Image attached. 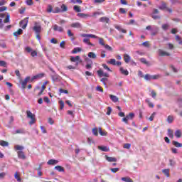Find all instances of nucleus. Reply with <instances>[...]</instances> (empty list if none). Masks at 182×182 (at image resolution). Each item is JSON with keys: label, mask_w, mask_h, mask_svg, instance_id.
<instances>
[{"label": "nucleus", "mask_w": 182, "mask_h": 182, "mask_svg": "<svg viewBox=\"0 0 182 182\" xmlns=\"http://www.w3.org/2000/svg\"><path fill=\"white\" fill-rule=\"evenodd\" d=\"M26 114L28 119H31V120L29 122V124H35L36 123V118L35 117V114H33L30 110L26 111Z\"/></svg>", "instance_id": "f257e3e1"}, {"label": "nucleus", "mask_w": 182, "mask_h": 182, "mask_svg": "<svg viewBox=\"0 0 182 182\" xmlns=\"http://www.w3.org/2000/svg\"><path fill=\"white\" fill-rule=\"evenodd\" d=\"M107 63H108L109 65H113V66H121L122 65V62L116 61V59H114V58L109 59V60Z\"/></svg>", "instance_id": "f03ea898"}, {"label": "nucleus", "mask_w": 182, "mask_h": 182, "mask_svg": "<svg viewBox=\"0 0 182 182\" xmlns=\"http://www.w3.org/2000/svg\"><path fill=\"white\" fill-rule=\"evenodd\" d=\"M33 31H34L36 33H41V32L42 31V26H41V24L35 23Z\"/></svg>", "instance_id": "7ed1b4c3"}, {"label": "nucleus", "mask_w": 182, "mask_h": 182, "mask_svg": "<svg viewBox=\"0 0 182 182\" xmlns=\"http://www.w3.org/2000/svg\"><path fill=\"white\" fill-rule=\"evenodd\" d=\"M71 62H76L75 66H78L79 63H82V60H80V56L77 55L75 57H71L70 58Z\"/></svg>", "instance_id": "20e7f679"}, {"label": "nucleus", "mask_w": 182, "mask_h": 182, "mask_svg": "<svg viewBox=\"0 0 182 182\" xmlns=\"http://www.w3.org/2000/svg\"><path fill=\"white\" fill-rule=\"evenodd\" d=\"M28 18H25L20 21V26L22 29H26V26H28Z\"/></svg>", "instance_id": "39448f33"}, {"label": "nucleus", "mask_w": 182, "mask_h": 182, "mask_svg": "<svg viewBox=\"0 0 182 182\" xmlns=\"http://www.w3.org/2000/svg\"><path fill=\"white\" fill-rule=\"evenodd\" d=\"M158 55L159 56L164 57V56H171L170 53L164 51L162 49L158 50Z\"/></svg>", "instance_id": "423d86ee"}, {"label": "nucleus", "mask_w": 182, "mask_h": 182, "mask_svg": "<svg viewBox=\"0 0 182 182\" xmlns=\"http://www.w3.org/2000/svg\"><path fill=\"white\" fill-rule=\"evenodd\" d=\"M45 77V73H41L39 74H37L31 77V82H33V80H36L37 79H42V77Z\"/></svg>", "instance_id": "0eeeda50"}, {"label": "nucleus", "mask_w": 182, "mask_h": 182, "mask_svg": "<svg viewBox=\"0 0 182 182\" xmlns=\"http://www.w3.org/2000/svg\"><path fill=\"white\" fill-rule=\"evenodd\" d=\"M31 80V77H26L24 80L21 82V87L22 89H26V85H28V82Z\"/></svg>", "instance_id": "6e6552de"}, {"label": "nucleus", "mask_w": 182, "mask_h": 182, "mask_svg": "<svg viewBox=\"0 0 182 182\" xmlns=\"http://www.w3.org/2000/svg\"><path fill=\"white\" fill-rule=\"evenodd\" d=\"M80 36L82 38H92L94 39H98L99 37H97V36L94 35V34H80Z\"/></svg>", "instance_id": "1a4fd4ad"}, {"label": "nucleus", "mask_w": 182, "mask_h": 182, "mask_svg": "<svg viewBox=\"0 0 182 182\" xmlns=\"http://www.w3.org/2000/svg\"><path fill=\"white\" fill-rule=\"evenodd\" d=\"M17 156L18 159H21V160H25L26 159V156H25V153L22 151H18L17 152Z\"/></svg>", "instance_id": "9d476101"}, {"label": "nucleus", "mask_w": 182, "mask_h": 182, "mask_svg": "<svg viewBox=\"0 0 182 182\" xmlns=\"http://www.w3.org/2000/svg\"><path fill=\"white\" fill-rule=\"evenodd\" d=\"M97 73L100 77L104 76L105 77H109V73H104L102 70H98Z\"/></svg>", "instance_id": "9b49d317"}, {"label": "nucleus", "mask_w": 182, "mask_h": 182, "mask_svg": "<svg viewBox=\"0 0 182 182\" xmlns=\"http://www.w3.org/2000/svg\"><path fill=\"white\" fill-rule=\"evenodd\" d=\"M58 163H59V161L55 160V159H50L48 160V161L47 162V164H48L49 166H55V164H58Z\"/></svg>", "instance_id": "f8f14e48"}, {"label": "nucleus", "mask_w": 182, "mask_h": 182, "mask_svg": "<svg viewBox=\"0 0 182 182\" xmlns=\"http://www.w3.org/2000/svg\"><path fill=\"white\" fill-rule=\"evenodd\" d=\"M115 29H117L119 32H122V33H127V30L122 28L120 26L115 25L114 26Z\"/></svg>", "instance_id": "ddd939ff"}, {"label": "nucleus", "mask_w": 182, "mask_h": 182, "mask_svg": "<svg viewBox=\"0 0 182 182\" xmlns=\"http://www.w3.org/2000/svg\"><path fill=\"white\" fill-rule=\"evenodd\" d=\"M115 29H117L119 32H122V33H127V30L122 28L120 26L115 25L114 26Z\"/></svg>", "instance_id": "4468645a"}, {"label": "nucleus", "mask_w": 182, "mask_h": 182, "mask_svg": "<svg viewBox=\"0 0 182 182\" xmlns=\"http://www.w3.org/2000/svg\"><path fill=\"white\" fill-rule=\"evenodd\" d=\"M115 29H117L119 32H122V33H127V30L122 28L120 26L115 25L114 26Z\"/></svg>", "instance_id": "2eb2a0df"}, {"label": "nucleus", "mask_w": 182, "mask_h": 182, "mask_svg": "<svg viewBox=\"0 0 182 182\" xmlns=\"http://www.w3.org/2000/svg\"><path fill=\"white\" fill-rule=\"evenodd\" d=\"M105 159H106V160L107 161H109L110 163L117 161V159H116L114 157H111V156H105Z\"/></svg>", "instance_id": "dca6fc26"}, {"label": "nucleus", "mask_w": 182, "mask_h": 182, "mask_svg": "<svg viewBox=\"0 0 182 182\" xmlns=\"http://www.w3.org/2000/svg\"><path fill=\"white\" fill-rule=\"evenodd\" d=\"M53 31H58V32H63V28L56 24L53 26Z\"/></svg>", "instance_id": "f3484780"}, {"label": "nucleus", "mask_w": 182, "mask_h": 182, "mask_svg": "<svg viewBox=\"0 0 182 182\" xmlns=\"http://www.w3.org/2000/svg\"><path fill=\"white\" fill-rule=\"evenodd\" d=\"M119 72L122 73V75H124L125 76L129 75V71L127 70H124L123 67L119 68Z\"/></svg>", "instance_id": "a211bd4d"}, {"label": "nucleus", "mask_w": 182, "mask_h": 182, "mask_svg": "<svg viewBox=\"0 0 182 182\" xmlns=\"http://www.w3.org/2000/svg\"><path fill=\"white\" fill-rule=\"evenodd\" d=\"M109 97L114 103H117V102H119V97H117V96L110 95Z\"/></svg>", "instance_id": "6ab92c4d"}, {"label": "nucleus", "mask_w": 182, "mask_h": 182, "mask_svg": "<svg viewBox=\"0 0 182 182\" xmlns=\"http://www.w3.org/2000/svg\"><path fill=\"white\" fill-rule=\"evenodd\" d=\"M167 134L170 139H174V132L171 129H168Z\"/></svg>", "instance_id": "aec40b11"}, {"label": "nucleus", "mask_w": 182, "mask_h": 182, "mask_svg": "<svg viewBox=\"0 0 182 182\" xmlns=\"http://www.w3.org/2000/svg\"><path fill=\"white\" fill-rule=\"evenodd\" d=\"M71 28H82V24H80V23L79 22H75V23H73L70 25Z\"/></svg>", "instance_id": "412c9836"}, {"label": "nucleus", "mask_w": 182, "mask_h": 182, "mask_svg": "<svg viewBox=\"0 0 182 182\" xmlns=\"http://www.w3.org/2000/svg\"><path fill=\"white\" fill-rule=\"evenodd\" d=\"M77 16H79V18H82L84 19H85L86 18H89V14H86L85 13H78L77 14Z\"/></svg>", "instance_id": "4be33fe9"}, {"label": "nucleus", "mask_w": 182, "mask_h": 182, "mask_svg": "<svg viewBox=\"0 0 182 182\" xmlns=\"http://www.w3.org/2000/svg\"><path fill=\"white\" fill-rule=\"evenodd\" d=\"M82 42L84 43H87V45H89L90 46H95V44L90 43V39H89V38H84L82 40Z\"/></svg>", "instance_id": "5701e85b"}, {"label": "nucleus", "mask_w": 182, "mask_h": 182, "mask_svg": "<svg viewBox=\"0 0 182 182\" xmlns=\"http://www.w3.org/2000/svg\"><path fill=\"white\" fill-rule=\"evenodd\" d=\"M130 60H131V58H130V55H129V54L124 55V60L125 63H129V62H130Z\"/></svg>", "instance_id": "b1692460"}, {"label": "nucleus", "mask_w": 182, "mask_h": 182, "mask_svg": "<svg viewBox=\"0 0 182 182\" xmlns=\"http://www.w3.org/2000/svg\"><path fill=\"white\" fill-rule=\"evenodd\" d=\"M172 144H173V146H174L175 147H177V148L182 147V144L178 141H173Z\"/></svg>", "instance_id": "393cba45"}, {"label": "nucleus", "mask_w": 182, "mask_h": 182, "mask_svg": "<svg viewBox=\"0 0 182 182\" xmlns=\"http://www.w3.org/2000/svg\"><path fill=\"white\" fill-rule=\"evenodd\" d=\"M22 33H23V31L21 28H19L17 31L14 32L13 33L14 36H19V35H22Z\"/></svg>", "instance_id": "a878e982"}, {"label": "nucleus", "mask_w": 182, "mask_h": 182, "mask_svg": "<svg viewBox=\"0 0 182 182\" xmlns=\"http://www.w3.org/2000/svg\"><path fill=\"white\" fill-rule=\"evenodd\" d=\"M139 60H140V62H141V63H143L144 65H146V66H150V63H149V62L147 61V60H146V58H141L139 59Z\"/></svg>", "instance_id": "bb28decb"}, {"label": "nucleus", "mask_w": 182, "mask_h": 182, "mask_svg": "<svg viewBox=\"0 0 182 182\" xmlns=\"http://www.w3.org/2000/svg\"><path fill=\"white\" fill-rule=\"evenodd\" d=\"M11 22V15L7 13L6 17L4 20V23H9Z\"/></svg>", "instance_id": "cd10ccee"}, {"label": "nucleus", "mask_w": 182, "mask_h": 182, "mask_svg": "<svg viewBox=\"0 0 182 182\" xmlns=\"http://www.w3.org/2000/svg\"><path fill=\"white\" fill-rule=\"evenodd\" d=\"M125 117L127 118V120H133V119H134V113L130 112Z\"/></svg>", "instance_id": "c85d7f7f"}, {"label": "nucleus", "mask_w": 182, "mask_h": 182, "mask_svg": "<svg viewBox=\"0 0 182 182\" xmlns=\"http://www.w3.org/2000/svg\"><path fill=\"white\" fill-rule=\"evenodd\" d=\"M100 21L104 22L105 23H109V22L110 21V19H109V18H107V17H101L100 18Z\"/></svg>", "instance_id": "c756f323"}, {"label": "nucleus", "mask_w": 182, "mask_h": 182, "mask_svg": "<svg viewBox=\"0 0 182 182\" xmlns=\"http://www.w3.org/2000/svg\"><path fill=\"white\" fill-rule=\"evenodd\" d=\"M146 103H147L149 107H151V109H153L154 107V104H153L151 102H150V99L147 98L145 100Z\"/></svg>", "instance_id": "7c9ffc66"}, {"label": "nucleus", "mask_w": 182, "mask_h": 182, "mask_svg": "<svg viewBox=\"0 0 182 182\" xmlns=\"http://www.w3.org/2000/svg\"><path fill=\"white\" fill-rule=\"evenodd\" d=\"M54 168L59 171L60 173H63L65 171V168L61 166H56Z\"/></svg>", "instance_id": "2f4dec72"}, {"label": "nucleus", "mask_w": 182, "mask_h": 182, "mask_svg": "<svg viewBox=\"0 0 182 182\" xmlns=\"http://www.w3.org/2000/svg\"><path fill=\"white\" fill-rule=\"evenodd\" d=\"M67 33L69 38H71V41H75V38L73 37L74 34L73 33L72 31L68 30Z\"/></svg>", "instance_id": "473e14b6"}, {"label": "nucleus", "mask_w": 182, "mask_h": 182, "mask_svg": "<svg viewBox=\"0 0 182 182\" xmlns=\"http://www.w3.org/2000/svg\"><path fill=\"white\" fill-rule=\"evenodd\" d=\"M162 173L166 176V177H170V169H163Z\"/></svg>", "instance_id": "72a5a7b5"}, {"label": "nucleus", "mask_w": 182, "mask_h": 182, "mask_svg": "<svg viewBox=\"0 0 182 182\" xmlns=\"http://www.w3.org/2000/svg\"><path fill=\"white\" fill-rule=\"evenodd\" d=\"M98 149L101 150L102 151H109V148L107 146H98Z\"/></svg>", "instance_id": "f704fd0d"}, {"label": "nucleus", "mask_w": 182, "mask_h": 182, "mask_svg": "<svg viewBox=\"0 0 182 182\" xmlns=\"http://www.w3.org/2000/svg\"><path fill=\"white\" fill-rule=\"evenodd\" d=\"M181 131L180 129H178L175 132V136L177 137V139H180L181 137Z\"/></svg>", "instance_id": "c9c22d12"}, {"label": "nucleus", "mask_w": 182, "mask_h": 182, "mask_svg": "<svg viewBox=\"0 0 182 182\" xmlns=\"http://www.w3.org/2000/svg\"><path fill=\"white\" fill-rule=\"evenodd\" d=\"M175 39H176V42H178L179 45H182V38H181V37H180V36L176 35L175 37Z\"/></svg>", "instance_id": "e433bc0d"}, {"label": "nucleus", "mask_w": 182, "mask_h": 182, "mask_svg": "<svg viewBox=\"0 0 182 182\" xmlns=\"http://www.w3.org/2000/svg\"><path fill=\"white\" fill-rule=\"evenodd\" d=\"M121 180L122 181H125V182H133V180H132V178H130V177H123L121 178Z\"/></svg>", "instance_id": "4c0bfd02"}, {"label": "nucleus", "mask_w": 182, "mask_h": 182, "mask_svg": "<svg viewBox=\"0 0 182 182\" xmlns=\"http://www.w3.org/2000/svg\"><path fill=\"white\" fill-rule=\"evenodd\" d=\"M88 58H91V59H96L97 55H95V53H93V52H90V53H88Z\"/></svg>", "instance_id": "58836bf2"}, {"label": "nucleus", "mask_w": 182, "mask_h": 182, "mask_svg": "<svg viewBox=\"0 0 182 182\" xmlns=\"http://www.w3.org/2000/svg\"><path fill=\"white\" fill-rule=\"evenodd\" d=\"M0 146H2V147H7V146H9V144L6 141H1Z\"/></svg>", "instance_id": "ea45409f"}, {"label": "nucleus", "mask_w": 182, "mask_h": 182, "mask_svg": "<svg viewBox=\"0 0 182 182\" xmlns=\"http://www.w3.org/2000/svg\"><path fill=\"white\" fill-rule=\"evenodd\" d=\"M99 133L100 136H107V132L106 131H102V128H99Z\"/></svg>", "instance_id": "a19ab883"}, {"label": "nucleus", "mask_w": 182, "mask_h": 182, "mask_svg": "<svg viewBox=\"0 0 182 182\" xmlns=\"http://www.w3.org/2000/svg\"><path fill=\"white\" fill-rule=\"evenodd\" d=\"M77 52H82V48H80L79 47L75 48L73 50L72 53H77Z\"/></svg>", "instance_id": "79ce46f5"}, {"label": "nucleus", "mask_w": 182, "mask_h": 182, "mask_svg": "<svg viewBox=\"0 0 182 182\" xmlns=\"http://www.w3.org/2000/svg\"><path fill=\"white\" fill-rule=\"evenodd\" d=\"M73 9L75 12H82V9L79 6H74Z\"/></svg>", "instance_id": "37998d69"}, {"label": "nucleus", "mask_w": 182, "mask_h": 182, "mask_svg": "<svg viewBox=\"0 0 182 182\" xmlns=\"http://www.w3.org/2000/svg\"><path fill=\"white\" fill-rule=\"evenodd\" d=\"M14 178H16L17 181L18 182L22 181V179H21V176H19V174H18V172L15 173Z\"/></svg>", "instance_id": "c03bdc74"}, {"label": "nucleus", "mask_w": 182, "mask_h": 182, "mask_svg": "<svg viewBox=\"0 0 182 182\" xmlns=\"http://www.w3.org/2000/svg\"><path fill=\"white\" fill-rule=\"evenodd\" d=\"M174 120V117H173V116L169 115L167 117V122L168 123H173V121Z\"/></svg>", "instance_id": "a18cd8bd"}, {"label": "nucleus", "mask_w": 182, "mask_h": 182, "mask_svg": "<svg viewBox=\"0 0 182 182\" xmlns=\"http://www.w3.org/2000/svg\"><path fill=\"white\" fill-rule=\"evenodd\" d=\"M59 105H60V109L63 110V107H65V102H63V100H60Z\"/></svg>", "instance_id": "49530a36"}, {"label": "nucleus", "mask_w": 182, "mask_h": 182, "mask_svg": "<svg viewBox=\"0 0 182 182\" xmlns=\"http://www.w3.org/2000/svg\"><path fill=\"white\" fill-rule=\"evenodd\" d=\"M163 31H167V29H168V28H170V25L166 23V24H163L161 26Z\"/></svg>", "instance_id": "de8ad7c7"}, {"label": "nucleus", "mask_w": 182, "mask_h": 182, "mask_svg": "<svg viewBox=\"0 0 182 182\" xmlns=\"http://www.w3.org/2000/svg\"><path fill=\"white\" fill-rule=\"evenodd\" d=\"M92 134H94V136H99V132L97 127L92 129Z\"/></svg>", "instance_id": "09e8293b"}, {"label": "nucleus", "mask_w": 182, "mask_h": 182, "mask_svg": "<svg viewBox=\"0 0 182 182\" xmlns=\"http://www.w3.org/2000/svg\"><path fill=\"white\" fill-rule=\"evenodd\" d=\"M144 79H145V80H151V75H150V74H146L144 76Z\"/></svg>", "instance_id": "8fccbe9b"}, {"label": "nucleus", "mask_w": 182, "mask_h": 182, "mask_svg": "<svg viewBox=\"0 0 182 182\" xmlns=\"http://www.w3.org/2000/svg\"><path fill=\"white\" fill-rule=\"evenodd\" d=\"M60 8H61L62 12H66V11H68V6H66V5L65 4H62Z\"/></svg>", "instance_id": "3c124183"}, {"label": "nucleus", "mask_w": 182, "mask_h": 182, "mask_svg": "<svg viewBox=\"0 0 182 182\" xmlns=\"http://www.w3.org/2000/svg\"><path fill=\"white\" fill-rule=\"evenodd\" d=\"M24 50H26V52L27 53H31L32 52V48L29 47V46H27L24 48Z\"/></svg>", "instance_id": "603ef678"}, {"label": "nucleus", "mask_w": 182, "mask_h": 182, "mask_svg": "<svg viewBox=\"0 0 182 182\" xmlns=\"http://www.w3.org/2000/svg\"><path fill=\"white\" fill-rule=\"evenodd\" d=\"M98 39L100 45H102V46H105V39H103L102 38H98Z\"/></svg>", "instance_id": "864d4df0"}, {"label": "nucleus", "mask_w": 182, "mask_h": 182, "mask_svg": "<svg viewBox=\"0 0 182 182\" xmlns=\"http://www.w3.org/2000/svg\"><path fill=\"white\" fill-rule=\"evenodd\" d=\"M142 46H144L145 48H150V43L149 41H145L142 43Z\"/></svg>", "instance_id": "5fc2aeb1"}, {"label": "nucleus", "mask_w": 182, "mask_h": 182, "mask_svg": "<svg viewBox=\"0 0 182 182\" xmlns=\"http://www.w3.org/2000/svg\"><path fill=\"white\" fill-rule=\"evenodd\" d=\"M104 46L105 49H107V50H109V52H112L113 50V48L107 44H105Z\"/></svg>", "instance_id": "6e6d98bb"}, {"label": "nucleus", "mask_w": 182, "mask_h": 182, "mask_svg": "<svg viewBox=\"0 0 182 182\" xmlns=\"http://www.w3.org/2000/svg\"><path fill=\"white\" fill-rule=\"evenodd\" d=\"M16 134H23V133H25V131L23 129H17L15 132Z\"/></svg>", "instance_id": "4d7b16f0"}, {"label": "nucleus", "mask_w": 182, "mask_h": 182, "mask_svg": "<svg viewBox=\"0 0 182 182\" xmlns=\"http://www.w3.org/2000/svg\"><path fill=\"white\" fill-rule=\"evenodd\" d=\"M14 149H15V150H20V151H21V150H23V146H20V145H16L14 146Z\"/></svg>", "instance_id": "13d9d810"}, {"label": "nucleus", "mask_w": 182, "mask_h": 182, "mask_svg": "<svg viewBox=\"0 0 182 182\" xmlns=\"http://www.w3.org/2000/svg\"><path fill=\"white\" fill-rule=\"evenodd\" d=\"M52 11H53V7H52L51 5H48V6L47 8V12L48 14H50V12H52Z\"/></svg>", "instance_id": "bf43d9fd"}, {"label": "nucleus", "mask_w": 182, "mask_h": 182, "mask_svg": "<svg viewBox=\"0 0 182 182\" xmlns=\"http://www.w3.org/2000/svg\"><path fill=\"white\" fill-rule=\"evenodd\" d=\"M0 66L2 68H6V62L4 60H0Z\"/></svg>", "instance_id": "052dcab7"}, {"label": "nucleus", "mask_w": 182, "mask_h": 182, "mask_svg": "<svg viewBox=\"0 0 182 182\" xmlns=\"http://www.w3.org/2000/svg\"><path fill=\"white\" fill-rule=\"evenodd\" d=\"M102 68H104L108 72H112V70H110L109 66H107V65H106V64H102Z\"/></svg>", "instance_id": "680f3d73"}, {"label": "nucleus", "mask_w": 182, "mask_h": 182, "mask_svg": "<svg viewBox=\"0 0 182 182\" xmlns=\"http://www.w3.org/2000/svg\"><path fill=\"white\" fill-rule=\"evenodd\" d=\"M59 92L60 93H65V95H68V93H69V91H68V90H63L62 88L59 89Z\"/></svg>", "instance_id": "e2e57ef3"}, {"label": "nucleus", "mask_w": 182, "mask_h": 182, "mask_svg": "<svg viewBox=\"0 0 182 182\" xmlns=\"http://www.w3.org/2000/svg\"><path fill=\"white\" fill-rule=\"evenodd\" d=\"M31 55L32 58H35V56H38V52L36 50H32Z\"/></svg>", "instance_id": "0e129e2a"}, {"label": "nucleus", "mask_w": 182, "mask_h": 182, "mask_svg": "<svg viewBox=\"0 0 182 182\" xmlns=\"http://www.w3.org/2000/svg\"><path fill=\"white\" fill-rule=\"evenodd\" d=\"M151 95L153 99H156V96H157V93L154 92V90H152L151 92Z\"/></svg>", "instance_id": "69168bd1"}, {"label": "nucleus", "mask_w": 182, "mask_h": 182, "mask_svg": "<svg viewBox=\"0 0 182 182\" xmlns=\"http://www.w3.org/2000/svg\"><path fill=\"white\" fill-rule=\"evenodd\" d=\"M151 79L156 80V79H160V75H151Z\"/></svg>", "instance_id": "338daca9"}, {"label": "nucleus", "mask_w": 182, "mask_h": 182, "mask_svg": "<svg viewBox=\"0 0 182 182\" xmlns=\"http://www.w3.org/2000/svg\"><path fill=\"white\" fill-rule=\"evenodd\" d=\"M110 171L112 173H117V171H119V168H112L110 169Z\"/></svg>", "instance_id": "774afa93"}]
</instances>
